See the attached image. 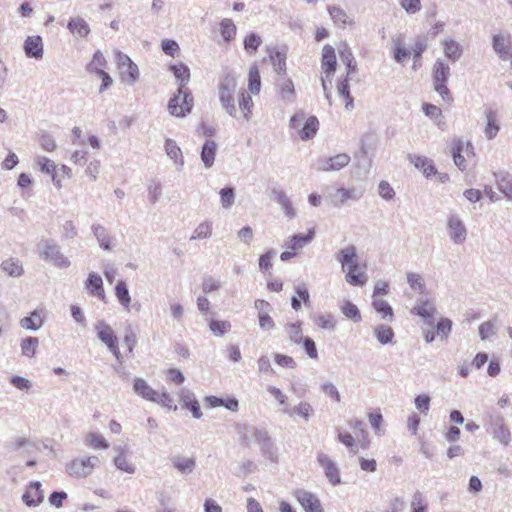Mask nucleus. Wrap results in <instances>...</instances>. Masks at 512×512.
I'll return each mask as SVG.
<instances>
[{
	"label": "nucleus",
	"instance_id": "b1692460",
	"mask_svg": "<svg viewBox=\"0 0 512 512\" xmlns=\"http://www.w3.org/2000/svg\"><path fill=\"white\" fill-rule=\"evenodd\" d=\"M85 286L92 296L98 297L102 300L105 298L103 281L100 275L94 272L90 273L85 282Z\"/></svg>",
	"mask_w": 512,
	"mask_h": 512
},
{
	"label": "nucleus",
	"instance_id": "f03ea898",
	"mask_svg": "<svg viewBox=\"0 0 512 512\" xmlns=\"http://www.w3.org/2000/svg\"><path fill=\"white\" fill-rule=\"evenodd\" d=\"M236 431L239 435L241 445L251 447L253 444H256L260 447L263 457L273 463L278 462L277 450L266 429L258 428L253 425L237 424Z\"/></svg>",
	"mask_w": 512,
	"mask_h": 512
},
{
	"label": "nucleus",
	"instance_id": "bb28decb",
	"mask_svg": "<svg viewBox=\"0 0 512 512\" xmlns=\"http://www.w3.org/2000/svg\"><path fill=\"white\" fill-rule=\"evenodd\" d=\"M133 390L137 395L151 402H153L158 392L149 386V384L142 378L134 379Z\"/></svg>",
	"mask_w": 512,
	"mask_h": 512
},
{
	"label": "nucleus",
	"instance_id": "8fccbe9b",
	"mask_svg": "<svg viewBox=\"0 0 512 512\" xmlns=\"http://www.w3.org/2000/svg\"><path fill=\"white\" fill-rule=\"evenodd\" d=\"M38 142L40 147L47 152H53L57 148L54 136L47 131H41L38 134Z\"/></svg>",
	"mask_w": 512,
	"mask_h": 512
},
{
	"label": "nucleus",
	"instance_id": "bf43d9fd",
	"mask_svg": "<svg viewBox=\"0 0 512 512\" xmlns=\"http://www.w3.org/2000/svg\"><path fill=\"white\" fill-rule=\"evenodd\" d=\"M407 282L412 289L418 290L420 293L425 291V283L420 274L414 272L407 273Z\"/></svg>",
	"mask_w": 512,
	"mask_h": 512
},
{
	"label": "nucleus",
	"instance_id": "ea45409f",
	"mask_svg": "<svg viewBox=\"0 0 512 512\" xmlns=\"http://www.w3.org/2000/svg\"><path fill=\"white\" fill-rule=\"evenodd\" d=\"M279 92H280L281 99L285 103L293 102L294 101V94H295V89H294L293 81L290 78L284 79L279 84Z\"/></svg>",
	"mask_w": 512,
	"mask_h": 512
},
{
	"label": "nucleus",
	"instance_id": "4468645a",
	"mask_svg": "<svg viewBox=\"0 0 512 512\" xmlns=\"http://www.w3.org/2000/svg\"><path fill=\"white\" fill-rule=\"evenodd\" d=\"M299 504L305 510V512H316L322 507L318 497L310 491L305 489H297L293 493Z\"/></svg>",
	"mask_w": 512,
	"mask_h": 512
},
{
	"label": "nucleus",
	"instance_id": "e433bc0d",
	"mask_svg": "<svg viewBox=\"0 0 512 512\" xmlns=\"http://www.w3.org/2000/svg\"><path fill=\"white\" fill-rule=\"evenodd\" d=\"M372 307L377 313L381 314L382 319L392 320L394 316L393 309L387 301L375 298L372 301Z\"/></svg>",
	"mask_w": 512,
	"mask_h": 512
},
{
	"label": "nucleus",
	"instance_id": "423d86ee",
	"mask_svg": "<svg viewBox=\"0 0 512 512\" xmlns=\"http://www.w3.org/2000/svg\"><path fill=\"white\" fill-rule=\"evenodd\" d=\"M38 253L42 259L51 261L59 268H68L70 266L69 259L63 255L60 246L53 240H41L38 244Z\"/></svg>",
	"mask_w": 512,
	"mask_h": 512
},
{
	"label": "nucleus",
	"instance_id": "a18cd8bd",
	"mask_svg": "<svg viewBox=\"0 0 512 512\" xmlns=\"http://www.w3.org/2000/svg\"><path fill=\"white\" fill-rule=\"evenodd\" d=\"M248 89L253 94H258L261 89V79L258 67L253 65L249 69Z\"/></svg>",
	"mask_w": 512,
	"mask_h": 512
},
{
	"label": "nucleus",
	"instance_id": "6e6d98bb",
	"mask_svg": "<svg viewBox=\"0 0 512 512\" xmlns=\"http://www.w3.org/2000/svg\"><path fill=\"white\" fill-rule=\"evenodd\" d=\"M117 451H120L119 454L114 458V465L121 471H124L129 474H133L135 472V466L130 464L126 456L123 454L120 448H116Z\"/></svg>",
	"mask_w": 512,
	"mask_h": 512
},
{
	"label": "nucleus",
	"instance_id": "2eb2a0df",
	"mask_svg": "<svg viewBox=\"0 0 512 512\" xmlns=\"http://www.w3.org/2000/svg\"><path fill=\"white\" fill-rule=\"evenodd\" d=\"M94 329L97 333L98 339L104 343L107 348H115V343L118 342V339L109 324L104 320H99L95 323Z\"/></svg>",
	"mask_w": 512,
	"mask_h": 512
},
{
	"label": "nucleus",
	"instance_id": "7c9ffc66",
	"mask_svg": "<svg viewBox=\"0 0 512 512\" xmlns=\"http://www.w3.org/2000/svg\"><path fill=\"white\" fill-rule=\"evenodd\" d=\"M91 230L100 248L107 251L111 250L110 236L107 229L101 224H93Z\"/></svg>",
	"mask_w": 512,
	"mask_h": 512
},
{
	"label": "nucleus",
	"instance_id": "9b49d317",
	"mask_svg": "<svg viewBox=\"0 0 512 512\" xmlns=\"http://www.w3.org/2000/svg\"><path fill=\"white\" fill-rule=\"evenodd\" d=\"M447 232L454 244L461 245L466 241L467 228L461 218L456 214H450L447 218Z\"/></svg>",
	"mask_w": 512,
	"mask_h": 512
},
{
	"label": "nucleus",
	"instance_id": "39448f33",
	"mask_svg": "<svg viewBox=\"0 0 512 512\" xmlns=\"http://www.w3.org/2000/svg\"><path fill=\"white\" fill-rule=\"evenodd\" d=\"M450 76V67L445 61L438 59L432 71L433 88L441 96L444 102L453 101L452 94L447 87V81Z\"/></svg>",
	"mask_w": 512,
	"mask_h": 512
},
{
	"label": "nucleus",
	"instance_id": "37998d69",
	"mask_svg": "<svg viewBox=\"0 0 512 512\" xmlns=\"http://www.w3.org/2000/svg\"><path fill=\"white\" fill-rule=\"evenodd\" d=\"M85 443L96 450L109 448L108 441L98 432H89L86 435Z\"/></svg>",
	"mask_w": 512,
	"mask_h": 512
},
{
	"label": "nucleus",
	"instance_id": "774afa93",
	"mask_svg": "<svg viewBox=\"0 0 512 512\" xmlns=\"http://www.w3.org/2000/svg\"><path fill=\"white\" fill-rule=\"evenodd\" d=\"M261 38L255 34L250 33L244 39V47L248 52H255L261 44Z\"/></svg>",
	"mask_w": 512,
	"mask_h": 512
},
{
	"label": "nucleus",
	"instance_id": "dca6fc26",
	"mask_svg": "<svg viewBox=\"0 0 512 512\" xmlns=\"http://www.w3.org/2000/svg\"><path fill=\"white\" fill-rule=\"evenodd\" d=\"M44 500V491L41 489V483L31 482L25 493L22 495V501L29 507H36Z\"/></svg>",
	"mask_w": 512,
	"mask_h": 512
},
{
	"label": "nucleus",
	"instance_id": "09e8293b",
	"mask_svg": "<svg viewBox=\"0 0 512 512\" xmlns=\"http://www.w3.org/2000/svg\"><path fill=\"white\" fill-rule=\"evenodd\" d=\"M444 53L451 61L456 62L461 57L462 49L456 41L447 40L444 42Z\"/></svg>",
	"mask_w": 512,
	"mask_h": 512
},
{
	"label": "nucleus",
	"instance_id": "5fc2aeb1",
	"mask_svg": "<svg viewBox=\"0 0 512 512\" xmlns=\"http://www.w3.org/2000/svg\"><path fill=\"white\" fill-rule=\"evenodd\" d=\"M328 12L335 24L344 26L348 23L349 17L342 8L338 6H328Z\"/></svg>",
	"mask_w": 512,
	"mask_h": 512
},
{
	"label": "nucleus",
	"instance_id": "69168bd1",
	"mask_svg": "<svg viewBox=\"0 0 512 512\" xmlns=\"http://www.w3.org/2000/svg\"><path fill=\"white\" fill-rule=\"evenodd\" d=\"M162 196V186L159 181H153L148 186V197L152 204L157 203Z\"/></svg>",
	"mask_w": 512,
	"mask_h": 512
},
{
	"label": "nucleus",
	"instance_id": "412c9836",
	"mask_svg": "<svg viewBox=\"0 0 512 512\" xmlns=\"http://www.w3.org/2000/svg\"><path fill=\"white\" fill-rule=\"evenodd\" d=\"M315 237L314 229H309L307 234H295L289 237L285 242V247L292 251L302 249L304 246L309 244Z\"/></svg>",
	"mask_w": 512,
	"mask_h": 512
},
{
	"label": "nucleus",
	"instance_id": "a878e982",
	"mask_svg": "<svg viewBox=\"0 0 512 512\" xmlns=\"http://www.w3.org/2000/svg\"><path fill=\"white\" fill-rule=\"evenodd\" d=\"M319 126V121L316 116H309L303 126L298 131V136L301 140L307 141L315 136Z\"/></svg>",
	"mask_w": 512,
	"mask_h": 512
},
{
	"label": "nucleus",
	"instance_id": "cd10ccee",
	"mask_svg": "<svg viewBox=\"0 0 512 512\" xmlns=\"http://www.w3.org/2000/svg\"><path fill=\"white\" fill-rule=\"evenodd\" d=\"M436 308L434 304L429 300L419 301V303L413 307L412 313L427 320L429 325L433 324V314Z\"/></svg>",
	"mask_w": 512,
	"mask_h": 512
},
{
	"label": "nucleus",
	"instance_id": "393cba45",
	"mask_svg": "<svg viewBox=\"0 0 512 512\" xmlns=\"http://www.w3.org/2000/svg\"><path fill=\"white\" fill-rule=\"evenodd\" d=\"M68 30L77 37H86L90 33L88 23L80 16L73 17L67 24Z\"/></svg>",
	"mask_w": 512,
	"mask_h": 512
},
{
	"label": "nucleus",
	"instance_id": "79ce46f5",
	"mask_svg": "<svg viewBox=\"0 0 512 512\" xmlns=\"http://www.w3.org/2000/svg\"><path fill=\"white\" fill-rule=\"evenodd\" d=\"M115 295L120 302V304L129 311V304L131 301L129 290L124 281L120 280L117 282L115 286Z\"/></svg>",
	"mask_w": 512,
	"mask_h": 512
},
{
	"label": "nucleus",
	"instance_id": "864d4df0",
	"mask_svg": "<svg viewBox=\"0 0 512 512\" xmlns=\"http://www.w3.org/2000/svg\"><path fill=\"white\" fill-rule=\"evenodd\" d=\"M393 43H394V49H393L394 59L397 63L402 64L410 56L411 51L402 46V41L400 38L395 39L393 41Z\"/></svg>",
	"mask_w": 512,
	"mask_h": 512
},
{
	"label": "nucleus",
	"instance_id": "1a4fd4ad",
	"mask_svg": "<svg viewBox=\"0 0 512 512\" xmlns=\"http://www.w3.org/2000/svg\"><path fill=\"white\" fill-rule=\"evenodd\" d=\"M364 195V189L360 187H339L335 192L330 193L328 198L334 207H341L348 201H358Z\"/></svg>",
	"mask_w": 512,
	"mask_h": 512
},
{
	"label": "nucleus",
	"instance_id": "338daca9",
	"mask_svg": "<svg viewBox=\"0 0 512 512\" xmlns=\"http://www.w3.org/2000/svg\"><path fill=\"white\" fill-rule=\"evenodd\" d=\"M341 60L347 66V76L356 71V63L349 48L345 47L344 51L341 52Z\"/></svg>",
	"mask_w": 512,
	"mask_h": 512
},
{
	"label": "nucleus",
	"instance_id": "9d476101",
	"mask_svg": "<svg viewBox=\"0 0 512 512\" xmlns=\"http://www.w3.org/2000/svg\"><path fill=\"white\" fill-rule=\"evenodd\" d=\"M116 58L122 80L130 85L134 84L139 78L138 66L128 55L121 52L117 53Z\"/></svg>",
	"mask_w": 512,
	"mask_h": 512
},
{
	"label": "nucleus",
	"instance_id": "f704fd0d",
	"mask_svg": "<svg viewBox=\"0 0 512 512\" xmlns=\"http://www.w3.org/2000/svg\"><path fill=\"white\" fill-rule=\"evenodd\" d=\"M374 336L382 345L392 344L394 338V331L390 326L377 325L373 330Z\"/></svg>",
	"mask_w": 512,
	"mask_h": 512
},
{
	"label": "nucleus",
	"instance_id": "603ef678",
	"mask_svg": "<svg viewBox=\"0 0 512 512\" xmlns=\"http://www.w3.org/2000/svg\"><path fill=\"white\" fill-rule=\"evenodd\" d=\"M342 313L350 320L354 322H360L361 321V314L359 309L356 305H354L351 301L346 300L344 301L343 305L341 306Z\"/></svg>",
	"mask_w": 512,
	"mask_h": 512
},
{
	"label": "nucleus",
	"instance_id": "6e6552de",
	"mask_svg": "<svg viewBox=\"0 0 512 512\" xmlns=\"http://www.w3.org/2000/svg\"><path fill=\"white\" fill-rule=\"evenodd\" d=\"M99 462L100 460L97 456L75 458L67 463L66 472L74 478H86L92 474Z\"/></svg>",
	"mask_w": 512,
	"mask_h": 512
},
{
	"label": "nucleus",
	"instance_id": "13d9d810",
	"mask_svg": "<svg viewBox=\"0 0 512 512\" xmlns=\"http://www.w3.org/2000/svg\"><path fill=\"white\" fill-rule=\"evenodd\" d=\"M36 164L41 172L49 174L50 176L56 172V165L54 161L45 156H37Z\"/></svg>",
	"mask_w": 512,
	"mask_h": 512
},
{
	"label": "nucleus",
	"instance_id": "6ab92c4d",
	"mask_svg": "<svg viewBox=\"0 0 512 512\" xmlns=\"http://www.w3.org/2000/svg\"><path fill=\"white\" fill-rule=\"evenodd\" d=\"M282 412L289 417L298 416L302 418L305 422H308L310 420V417L314 413V409L309 402L301 401L294 407L285 406Z\"/></svg>",
	"mask_w": 512,
	"mask_h": 512
},
{
	"label": "nucleus",
	"instance_id": "0e129e2a",
	"mask_svg": "<svg viewBox=\"0 0 512 512\" xmlns=\"http://www.w3.org/2000/svg\"><path fill=\"white\" fill-rule=\"evenodd\" d=\"M462 149H463V143L462 142H459L458 144H456V146L453 148L452 150V155H453V161L455 163V165L461 170V171H464L466 169V164H465V158L464 156L462 155Z\"/></svg>",
	"mask_w": 512,
	"mask_h": 512
},
{
	"label": "nucleus",
	"instance_id": "ddd939ff",
	"mask_svg": "<svg viewBox=\"0 0 512 512\" xmlns=\"http://www.w3.org/2000/svg\"><path fill=\"white\" fill-rule=\"evenodd\" d=\"M317 461L323 468L326 478L333 486L341 483L340 470L337 464L332 459H330L328 455L322 452L318 453Z\"/></svg>",
	"mask_w": 512,
	"mask_h": 512
},
{
	"label": "nucleus",
	"instance_id": "3c124183",
	"mask_svg": "<svg viewBox=\"0 0 512 512\" xmlns=\"http://www.w3.org/2000/svg\"><path fill=\"white\" fill-rule=\"evenodd\" d=\"M236 30L237 28L231 19L225 18L221 21L220 32L225 41H231L236 35Z\"/></svg>",
	"mask_w": 512,
	"mask_h": 512
},
{
	"label": "nucleus",
	"instance_id": "c03bdc74",
	"mask_svg": "<svg viewBox=\"0 0 512 512\" xmlns=\"http://www.w3.org/2000/svg\"><path fill=\"white\" fill-rule=\"evenodd\" d=\"M253 101L250 94L246 91H242L239 97V108L243 113L245 120L249 121L252 115Z\"/></svg>",
	"mask_w": 512,
	"mask_h": 512
},
{
	"label": "nucleus",
	"instance_id": "de8ad7c7",
	"mask_svg": "<svg viewBox=\"0 0 512 512\" xmlns=\"http://www.w3.org/2000/svg\"><path fill=\"white\" fill-rule=\"evenodd\" d=\"M107 61L101 51H96L93 55V59L87 65L86 69L90 73L98 74L100 71H104Z\"/></svg>",
	"mask_w": 512,
	"mask_h": 512
},
{
	"label": "nucleus",
	"instance_id": "72a5a7b5",
	"mask_svg": "<svg viewBox=\"0 0 512 512\" xmlns=\"http://www.w3.org/2000/svg\"><path fill=\"white\" fill-rule=\"evenodd\" d=\"M173 466L182 474H190L195 469L196 463L194 458H186L183 456H174L172 459Z\"/></svg>",
	"mask_w": 512,
	"mask_h": 512
},
{
	"label": "nucleus",
	"instance_id": "5701e85b",
	"mask_svg": "<svg viewBox=\"0 0 512 512\" xmlns=\"http://www.w3.org/2000/svg\"><path fill=\"white\" fill-rule=\"evenodd\" d=\"M484 114L486 118L484 133L488 140H492L497 136L500 130V125L497 120V111L492 108H488L485 110Z\"/></svg>",
	"mask_w": 512,
	"mask_h": 512
},
{
	"label": "nucleus",
	"instance_id": "473e14b6",
	"mask_svg": "<svg viewBox=\"0 0 512 512\" xmlns=\"http://www.w3.org/2000/svg\"><path fill=\"white\" fill-rule=\"evenodd\" d=\"M213 223L209 220H205L197 225L190 236V241L204 240L212 236Z\"/></svg>",
	"mask_w": 512,
	"mask_h": 512
},
{
	"label": "nucleus",
	"instance_id": "4c0bfd02",
	"mask_svg": "<svg viewBox=\"0 0 512 512\" xmlns=\"http://www.w3.org/2000/svg\"><path fill=\"white\" fill-rule=\"evenodd\" d=\"M21 327L27 330L36 331L43 325V319L40 313L35 310L30 316L24 317L20 321Z\"/></svg>",
	"mask_w": 512,
	"mask_h": 512
},
{
	"label": "nucleus",
	"instance_id": "c9c22d12",
	"mask_svg": "<svg viewBox=\"0 0 512 512\" xmlns=\"http://www.w3.org/2000/svg\"><path fill=\"white\" fill-rule=\"evenodd\" d=\"M497 186L508 200H512V176L508 173L496 174Z\"/></svg>",
	"mask_w": 512,
	"mask_h": 512
},
{
	"label": "nucleus",
	"instance_id": "0eeeda50",
	"mask_svg": "<svg viewBox=\"0 0 512 512\" xmlns=\"http://www.w3.org/2000/svg\"><path fill=\"white\" fill-rule=\"evenodd\" d=\"M487 431L492 434L494 440L500 442L502 445L508 446L511 443L510 429L501 414L490 413L488 415Z\"/></svg>",
	"mask_w": 512,
	"mask_h": 512
},
{
	"label": "nucleus",
	"instance_id": "4d7b16f0",
	"mask_svg": "<svg viewBox=\"0 0 512 512\" xmlns=\"http://www.w3.org/2000/svg\"><path fill=\"white\" fill-rule=\"evenodd\" d=\"M289 340L295 344H300L303 340L301 322L291 323L286 326Z\"/></svg>",
	"mask_w": 512,
	"mask_h": 512
},
{
	"label": "nucleus",
	"instance_id": "20e7f679",
	"mask_svg": "<svg viewBox=\"0 0 512 512\" xmlns=\"http://www.w3.org/2000/svg\"><path fill=\"white\" fill-rule=\"evenodd\" d=\"M237 78L232 72H227L220 80L218 86V96L222 108L231 117L237 116L234 94L237 89Z\"/></svg>",
	"mask_w": 512,
	"mask_h": 512
},
{
	"label": "nucleus",
	"instance_id": "f3484780",
	"mask_svg": "<svg viewBox=\"0 0 512 512\" xmlns=\"http://www.w3.org/2000/svg\"><path fill=\"white\" fill-rule=\"evenodd\" d=\"M24 53L28 58L42 59L44 54L41 36H28L23 45Z\"/></svg>",
	"mask_w": 512,
	"mask_h": 512
},
{
	"label": "nucleus",
	"instance_id": "58836bf2",
	"mask_svg": "<svg viewBox=\"0 0 512 512\" xmlns=\"http://www.w3.org/2000/svg\"><path fill=\"white\" fill-rule=\"evenodd\" d=\"M1 269L12 277H18L23 274V267L18 259L10 258L3 261Z\"/></svg>",
	"mask_w": 512,
	"mask_h": 512
},
{
	"label": "nucleus",
	"instance_id": "4be33fe9",
	"mask_svg": "<svg viewBox=\"0 0 512 512\" xmlns=\"http://www.w3.org/2000/svg\"><path fill=\"white\" fill-rule=\"evenodd\" d=\"M336 65L335 49L327 44L322 50V68L324 69L323 73L326 74V77H330L335 72Z\"/></svg>",
	"mask_w": 512,
	"mask_h": 512
},
{
	"label": "nucleus",
	"instance_id": "f257e3e1",
	"mask_svg": "<svg viewBox=\"0 0 512 512\" xmlns=\"http://www.w3.org/2000/svg\"><path fill=\"white\" fill-rule=\"evenodd\" d=\"M169 70L179 82V87L168 102V111L172 116L182 118L191 112L194 104L193 96L186 86L190 80V70L184 63L170 65Z\"/></svg>",
	"mask_w": 512,
	"mask_h": 512
},
{
	"label": "nucleus",
	"instance_id": "c85d7f7f",
	"mask_svg": "<svg viewBox=\"0 0 512 512\" xmlns=\"http://www.w3.org/2000/svg\"><path fill=\"white\" fill-rule=\"evenodd\" d=\"M273 197L276 202L281 206L285 215L292 219L296 216V210L292 205L291 200L286 195V193L282 190H273Z\"/></svg>",
	"mask_w": 512,
	"mask_h": 512
},
{
	"label": "nucleus",
	"instance_id": "052dcab7",
	"mask_svg": "<svg viewBox=\"0 0 512 512\" xmlns=\"http://www.w3.org/2000/svg\"><path fill=\"white\" fill-rule=\"evenodd\" d=\"M219 194L221 197L222 207L226 208V209L230 208L233 205L234 200H235L234 188H232V187L222 188L220 190Z\"/></svg>",
	"mask_w": 512,
	"mask_h": 512
},
{
	"label": "nucleus",
	"instance_id": "2f4dec72",
	"mask_svg": "<svg viewBox=\"0 0 512 512\" xmlns=\"http://www.w3.org/2000/svg\"><path fill=\"white\" fill-rule=\"evenodd\" d=\"M165 152L167 156L174 161L176 165L182 167L184 165V158L182 151L173 139H166Z\"/></svg>",
	"mask_w": 512,
	"mask_h": 512
},
{
	"label": "nucleus",
	"instance_id": "e2e57ef3",
	"mask_svg": "<svg viewBox=\"0 0 512 512\" xmlns=\"http://www.w3.org/2000/svg\"><path fill=\"white\" fill-rule=\"evenodd\" d=\"M315 323L322 329L326 330H334L336 327V321L333 315L325 314L318 315L315 318Z\"/></svg>",
	"mask_w": 512,
	"mask_h": 512
},
{
	"label": "nucleus",
	"instance_id": "a19ab883",
	"mask_svg": "<svg viewBox=\"0 0 512 512\" xmlns=\"http://www.w3.org/2000/svg\"><path fill=\"white\" fill-rule=\"evenodd\" d=\"M39 345V340L37 337H26L21 341V353L23 356L32 358L35 356L37 348Z\"/></svg>",
	"mask_w": 512,
	"mask_h": 512
},
{
	"label": "nucleus",
	"instance_id": "aec40b11",
	"mask_svg": "<svg viewBox=\"0 0 512 512\" xmlns=\"http://www.w3.org/2000/svg\"><path fill=\"white\" fill-rule=\"evenodd\" d=\"M408 159L410 163L413 164L418 170L422 171L427 178L437 173L433 161L425 156L410 154Z\"/></svg>",
	"mask_w": 512,
	"mask_h": 512
},
{
	"label": "nucleus",
	"instance_id": "c756f323",
	"mask_svg": "<svg viewBox=\"0 0 512 512\" xmlns=\"http://www.w3.org/2000/svg\"><path fill=\"white\" fill-rule=\"evenodd\" d=\"M217 144L214 140H207L201 149V160L206 168H210L215 161Z\"/></svg>",
	"mask_w": 512,
	"mask_h": 512
},
{
	"label": "nucleus",
	"instance_id": "f8f14e48",
	"mask_svg": "<svg viewBox=\"0 0 512 512\" xmlns=\"http://www.w3.org/2000/svg\"><path fill=\"white\" fill-rule=\"evenodd\" d=\"M350 156L346 153H339L331 157H323L317 160V170L321 172L339 171L350 163Z\"/></svg>",
	"mask_w": 512,
	"mask_h": 512
},
{
	"label": "nucleus",
	"instance_id": "49530a36",
	"mask_svg": "<svg viewBox=\"0 0 512 512\" xmlns=\"http://www.w3.org/2000/svg\"><path fill=\"white\" fill-rule=\"evenodd\" d=\"M270 60L273 65L274 71L278 74L285 73L286 71V53L281 51L271 52Z\"/></svg>",
	"mask_w": 512,
	"mask_h": 512
},
{
	"label": "nucleus",
	"instance_id": "680f3d73",
	"mask_svg": "<svg viewBox=\"0 0 512 512\" xmlns=\"http://www.w3.org/2000/svg\"><path fill=\"white\" fill-rule=\"evenodd\" d=\"M209 327L214 335L223 336L231 328V324L228 321L211 320Z\"/></svg>",
	"mask_w": 512,
	"mask_h": 512
},
{
	"label": "nucleus",
	"instance_id": "a211bd4d",
	"mask_svg": "<svg viewBox=\"0 0 512 512\" xmlns=\"http://www.w3.org/2000/svg\"><path fill=\"white\" fill-rule=\"evenodd\" d=\"M494 52L502 61H508V54L511 51V37L509 34H495L492 38Z\"/></svg>",
	"mask_w": 512,
	"mask_h": 512
},
{
	"label": "nucleus",
	"instance_id": "7ed1b4c3",
	"mask_svg": "<svg viewBox=\"0 0 512 512\" xmlns=\"http://www.w3.org/2000/svg\"><path fill=\"white\" fill-rule=\"evenodd\" d=\"M336 259L341 263L342 271L345 273V280L350 285L363 286L367 282L368 277L365 273H358V276L350 273L351 270L359 268L357 249L354 245H348L341 249L337 253Z\"/></svg>",
	"mask_w": 512,
	"mask_h": 512
}]
</instances>
